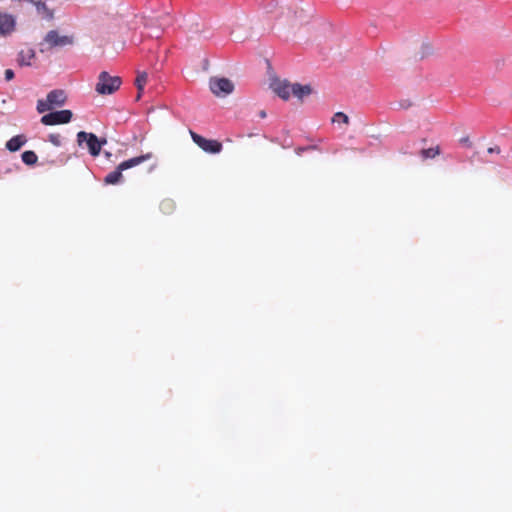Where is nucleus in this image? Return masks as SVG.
Returning <instances> with one entry per match:
<instances>
[{"label":"nucleus","instance_id":"nucleus-1","mask_svg":"<svg viewBox=\"0 0 512 512\" xmlns=\"http://www.w3.org/2000/svg\"><path fill=\"white\" fill-rule=\"evenodd\" d=\"M153 157V153L148 152L121 162L114 171L105 176L104 183L107 185H116L121 183L123 180V171L136 167L148 160H151Z\"/></svg>","mask_w":512,"mask_h":512},{"label":"nucleus","instance_id":"nucleus-2","mask_svg":"<svg viewBox=\"0 0 512 512\" xmlns=\"http://www.w3.org/2000/svg\"><path fill=\"white\" fill-rule=\"evenodd\" d=\"M122 79L119 76H111L108 72L102 71L98 76L95 90L100 95H111L121 86Z\"/></svg>","mask_w":512,"mask_h":512},{"label":"nucleus","instance_id":"nucleus-3","mask_svg":"<svg viewBox=\"0 0 512 512\" xmlns=\"http://www.w3.org/2000/svg\"><path fill=\"white\" fill-rule=\"evenodd\" d=\"M84 142L87 145L89 153L95 157L100 154L102 146L105 145L107 141L106 139L99 140L94 133L80 131L77 133V143L79 146H82Z\"/></svg>","mask_w":512,"mask_h":512},{"label":"nucleus","instance_id":"nucleus-4","mask_svg":"<svg viewBox=\"0 0 512 512\" xmlns=\"http://www.w3.org/2000/svg\"><path fill=\"white\" fill-rule=\"evenodd\" d=\"M190 135L193 142L200 147L203 151L211 154L220 153L222 150V143L217 140L206 139L205 137L190 130Z\"/></svg>","mask_w":512,"mask_h":512},{"label":"nucleus","instance_id":"nucleus-5","mask_svg":"<svg viewBox=\"0 0 512 512\" xmlns=\"http://www.w3.org/2000/svg\"><path fill=\"white\" fill-rule=\"evenodd\" d=\"M209 87L211 92L217 97L226 96L234 90L232 81L224 77H212L209 81Z\"/></svg>","mask_w":512,"mask_h":512},{"label":"nucleus","instance_id":"nucleus-6","mask_svg":"<svg viewBox=\"0 0 512 512\" xmlns=\"http://www.w3.org/2000/svg\"><path fill=\"white\" fill-rule=\"evenodd\" d=\"M73 113L71 110H60L50 112L41 118V123L47 126L59 125L69 123L72 119Z\"/></svg>","mask_w":512,"mask_h":512},{"label":"nucleus","instance_id":"nucleus-7","mask_svg":"<svg viewBox=\"0 0 512 512\" xmlns=\"http://www.w3.org/2000/svg\"><path fill=\"white\" fill-rule=\"evenodd\" d=\"M44 41L48 45L49 48H54V47H64L67 45H72L74 42V39L72 36H67V35L60 36L56 30H51L46 34Z\"/></svg>","mask_w":512,"mask_h":512},{"label":"nucleus","instance_id":"nucleus-8","mask_svg":"<svg viewBox=\"0 0 512 512\" xmlns=\"http://www.w3.org/2000/svg\"><path fill=\"white\" fill-rule=\"evenodd\" d=\"M16 27V19L9 13H0V36L10 35Z\"/></svg>","mask_w":512,"mask_h":512},{"label":"nucleus","instance_id":"nucleus-9","mask_svg":"<svg viewBox=\"0 0 512 512\" xmlns=\"http://www.w3.org/2000/svg\"><path fill=\"white\" fill-rule=\"evenodd\" d=\"M272 88L274 92L282 99L288 100L290 95L292 94L293 84L288 81H275L272 84Z\"/></svg>","mask_w":512,"mask_h":512},{"label":"nucleus","instance_id":"nucleus-10","mask_svg":"<svg viewBox=\"0 0 512 512\" xmlns=\"http://www.w3.org/2000/svg\"><path fill=\"white\" fill-rule=\"evenodd\" d=\"M66 99H67V97H66L65 92L60 89L52 90L47 94V100L50 103L52 108L54 106H58V107L63 106L66 102Z\"/></svg>","mask_w":512,"mask_h":512},{"label":"nucleus","instance_id":"nucleus-11","mask_svg":"<svg viewBox=\"0 0 512 512\" xmlns=\"http://www.w3.org/2000/svg\"><path fill=\"white\" fill-rule=\"evenodd\" d=\"M35 58V51L32 48H25L18 53V64L20 66H30L32 60Z\"/></svg>","mask_w":512,"mask_h":512},{"label":"nucleus","instance_id":"nucleus-12","mask_svg":"<svg viewBox=\"0 0 512 512\" xmlns=\"http://www.w3.org/2000/svg\"><path fill=\"white\" fill-rule=\"evenodd\" d=\"M27 142L25 135H16L6 142V148L10 152H16Z\"/></svg>","mask_w":512,"mask_h":512},{"label":"nucleus","instance_id":"nucleus-13","mask_svg":"<svg viewBox=\"0 0 512 512\" xmlns=\"http://www.w3.org/2000/svg\"><path fill=\"white\" fill-rule=\"evenodd\" d=\"M312 93V87L310 85H301L299 83H294L292 88V94L298 99L302 100L305 96H308Z\"/></svg>","mask_w":512,"mask_h":512},{"label":"nucleus","instance_id":"nucleus-14","mask_svg":"<svg viewBox=\"0 0 512 512\" xmlns=\"http://www.w3.org/2000/svg\"><path fill=\"white\" fill-rule=\"evenodd\" d=\"M147 80H148L147 73L143 72V73H140V74L137 75L136 80H135V85H136V87L138 89L137 100L140 99L141 93H142V91L144 89V86L147 83Z\"/></svg>","mask_w":512,"mask_h":512},{"label":"nucleus","instance_id":"nucleus-15","mask_svg":"<svg viewBox=\"0 0 512 512\" xmlns=\"http://www.w3.org/2000/svg\"><path fill=\"white\" fill-rule=\"evenodd\" d=\"M420 154L424 160L429 158H435L440 154V147L436 146L428 149H422Z\"/></svg>","mask_w":512,"mask_h":512},{"label":"nucleus","instance_id":"nucleus-16","mask_svg":"<svg viewBox=\"0 0 512 512\" xmlns=\"http://www.w3.org/2000/svg\"><path fill=\"white\" fill-rule=\"evenodd\" d=\"M21 157L22 161L27 165H34L38 160V157L34 151H25L22 153Z\"/></svg>","mask_w":512,"mask_h":512},{"label":"nucleus","instance_id":"nucleus-17","mask_svg":"<svg viewBox=\"0 0 512 512\" xmlns=\"http://www.w3.org/2000/svg\"><path fill=\"white\" fill-rule=\"evenodd\" d=\"M36 8H37L38 13H40L44 18H46V19L53 18L52 11L46 6L45 3H42V2L36 3Z\"/></svg>","mask_w":512,"mask_h":512},{"label":"nucleus","instance_id":"nucleus-18","mask_svg":"<svg viewBox=\"0 0 512 512\" xmlns=\"http://www.w3.org/2000/svg\"><path fill=\"white\" fill-rule=\"evenodd\" d=\"M52 107L50 105V103L48 102V100L46 99L45 101L40 99L38 100L37 102V111L38 113H44L48 110H50Z\"/></svg>","mask_w":512,"mask_h":512},{"label":"nucleus","instance_id":"nucleus-19","mask_svg":"<svg viewBox=\"0 0 512 512\" xmlns=\"http://www.w3.org/2000/svg\"><path fill=\"white\" fill-rule=\"evenodd\" d=\"M332 121L333 122H343L345 124H348L349 123V117L344 114L343 112H337L334 114L333 118H332Z\"/></svg>","mask_w":512,"mask_h":512},{"label":"nucleus","instance_id":"nucleus-20","mask_svg":"<svg viewBox=\"0 0 512 512\" xmlns=\"http://www.w3.org/2000/svg\"><path fill=\"white\" fill-rule=\"evenodd\" d=\"M49 141L54 144L55 146L61 145V137L58 134H51L49 136Z\"/></svg>","mask_w":512,"mask_h":512},{"label":"nucleus","instance_id":"nucleus-21","mask_svg":"<svg viewBox=\"0 0 512 512\" xmlns=\"http://www.w3.org/2000/svg\"><path fill=\"white\" fill-rule=\"evenodd\" d=\"M13 78H14V72H13V70H11V69H6V70H5V80H6V81H11Z\"/></svg>","mask_w":512,"mask_h":512},{"label":"nucleus","instance_id":"nucleus-22","mask_svg":"<svg viewBox=\"0 0 512 512\" xmlns=\"http://www.w3.org/2000/svg\"><path fill=\"white\" fill-rule=\"evenodd\" d=\"M488 153H496V154H499L501 152L500 150V147L499 146H494V147H490L488 148L487 150Z\"/></svg>","mask_w":512,"mask_h":512},{"label":"nucleus","instance_id":"nucleus-23","mask_svg":"<svg viewBox=\"0 0 512 512\" xmlns=\"http://www.w3.org/2000/svg\"><path fill=\"white\" fill-rule=\"evenodd\" d=\"M460 141H461L462 143H466V144H468L469 146L471 145V143H470V141H469V139H468L467 137H466V138H462Z\"/></svg>","mask_w":512,"mask_h":512},{"label":"nucleus","instance_id":"nucleus-24","mask_svg":"<svg viewBox=\"0 0 512 512\" xmlns=\"http://www.w3.org/2000/svg\"><path fill=\"white\" fill-rule=\"evenodd\" d=\"M260 116H261L262 118L266 117V113H265V111H261V112H260Z\"/></svg>","mask_w":512,"mask_h":512}]
</instances>
